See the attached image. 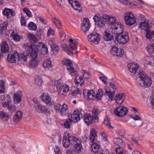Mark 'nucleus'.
<instances>
[{
    "label": "nucleus",
    "mask_w": 154,
    "mask_h": 154,
    "mask_svg": "<svg viewBox=\"0 0 154 154\" xmlns=\"http://www.w3.org/2000/svg\"><path fill=\"white\" fill-rule=\"evenodd\" d=\"M138 76L140 79L139 85L143 87H149L152 84V81L150 78L146 75L145 72L142 70L140 71L138 73Z\"/></svg>",
    "instance_id": "obj_1"
},
{
    "label": "nucleus",
    "mask_w": 154,
    "mask_h": 154,
    "mask_svg": "<svg viewBox=\"0 0 154 154\" xmlns=\"http://www.w3.org/2000/svg\"><path fill=\"white\" fill-rule=\"evenodd\" d=\"M97 131L94 128H92L90 132L89 139L91 142H95V140L97 137Z\"/></svg>",
    "instance_id": "obj_27"
},
{
    "label": "nucleus",
    "mask_w": 154,
    "mask_h": 154,
    "mask_svg": "<svg viewBox=\"0 0 154 154\" xmlns=\"http://www.w3.org/2000/svg\"><path fill=\"white\" fill-rule=\"evenodd\" d=\"M11 35L14 40L16 42L19 41L20 39L23 38L22 36L19 35L18 34L15 33L14 31L11 32Z\"/></svg>",
    "instance_id": "obj_37"
},
{
    "label": "nucleus",
    "mask_w": 154,
    "mask_h": 154,
    "mask_svg": "<svg viewBox=\"0 0 154 154\" xmlns=\"http://www.w3.org/2000/svg\"><path fill=\"white\" fill-rule=\"evenodd\" d=\"M103 38L106 41H109L113 39V36L109 32L105 30L104 33Z\"/></svg>",
    "instance_id": "obj_33"
},
{
    "label": "nucleus",
    "mask_w": 154,
    "mask_h": 154,
    "mask_svg": "<svg viewBox=\"0 0 154 154\" xmlns=\"http://www.w3.org/2000/svg\"><path fill=\"white\" fill-rule=\"evenodd\" d=\"M9 115L3 111L0 112V117L4 121H7L9 119Z\"/></svg>",
    "instance_id": "obj_42"
},
{
    "label": "nucleus",
    "mask_w": 154,
    "mask_h": 154,
    "mask_svg": "<svg viewBox=\"0 0 154 154\" xmlns=\"http://www.w3.org/2000/svg\"><path fill=\"white\" fill-rule=\"evenodd\" d=\"M42 101L46 104L51 105L52 103L51 102V99L49 94L48 93H44L41 96Z\"/></svg>",
    "instance_id": "obj_20"
},
{
    "label": "nucleus",
    "mask_w": 154,
    "mask_h": 154,
    "mask_svg": "<svg viewBox=\"0 0 154 154\" xmlns=\"http://www.w3.org/2000/svg\"><path fill=\"white\" fill-rule=\"evenodd\" d=\"M81 92L80 90L78 88H76V89L74 90L73 91H72L71 94L74 96L76 94H80Z\"/></svg>",
    "instance_id": "obj_61"
},
{
    "label": "nucleus",
    "mask_w": 154,
    "mask_h": 154,
    "mask_svg": "<svg viewBox=\"0 0 154 154\" xmlns=\"http://www.w3.org/2000/svg\"><path fill=\"white\" fill-rule=\"evenodd\" d=\"M117 90V87L115 84L112 83H110L109 85V88L108 89H105L104 91V95H106L108 97L112 100L114 94Z\"/></svg>",
    "instance_id": "obj_7"
},
{
    "label": "nucleus",
    "mask_w": 154,
    "mask_h": 154,
    "mask_svg": "<svg viewBox=\"0 0 154 154\" xmlns=\"http://www.w3.org/2000/svg\"><path fill=\"white\" fill-rule=\"evenodd\" d=\"M8 26V23L6 21H4L2 24H0V33L1 35L6 32Z\"/></svg>",
    "instance_id": "obj_31"
},
{
    "label": "nucleus",
    "mask_w": 154,
    "mask_h": 154,
    "mask_svg": "<svg viewBox=\"0 0 154 154\" xmlns=\"http://www.w3.org/2000/svg\"><path fill=\"white\" fill-rule=\"evenodd\" d=\"M6 108H7L8 110L11 112H14L16 109V106H12L9 105L8 107H7Z\"/></svg>",
    "instance_id": "obj_59"
},
{
    "label": "nucleus",
    "mask_w": 154,
    "mask_h": 154,
    "mask_svg": "<svg viewBox=\"0 0 154 154\" xmlns=\"http://www.w3.org/2000/svg\"><path fill=\"white\" fill-rule=\"evenodd\" d=\"M72 136H70L67 137L66 136L63 137V144L64 147L66 148H68L69 146L71 144V138H72Z\"/></svg>",
    "instance_id": "obj_24"
},
{
    "label": "nucleus",
    "mask_w": 154,
    "mask_h": 154,
    "mask_svg": "<svg viewBox=\"0 0 154 154\" xmlns=\"http://www.w3.org/2000/svg\"><path fill=\"white\" fill-rule=\"evenodd\" d=\"M84 79L82 77H79V79L77 80V84H80L81 86L83 84L84 82Z\"/></svg>",
    "instance_id": "obj_62"
},
{
    "label": "nucleus",
    "mask_w": 154,
    "mask_h": 154,
    "mask_svg": "<svg viewBox=\"0 0 154 154\" xmlns=\"http://www.w3.org/2000/svg\"><path fill=\"white\" fill-rule=\"evenodd\" d=\"M151 106L154 109V95L151 96L150 98Z\"/></svg>",
    "instance_id": "obj_58"
},
{
    "label": "nucleus",
    "mask_w": 154,
    "mask_h": 154,
    "mask_svg": "<svg viewBox=\"0 0 154 154\" xmlns=\"http://www.w3.org/2000/svg\"><path fill=\"white\" fill-rule=\"evenodd\" d=\"M124 19L126 24L130 26L134 25L136 21L134 14L130 12H127L125 14Z\"/></svg>",
    "instance_id": "obj_4"
},
{
    "label": "nucleus",
    "mask_w": 154,
    "mask_h": 154,
    "mask_svg": "<svg viewBox=\"0 0 154 154\" xmlns=\"http://www.w3.org/2000/svg\"><path fill=\"white\" fill-rule=\"evenodd\" d=\"M27 55H25L24 53L21 54L20 56H19V60L20 61L26 62L27 59Z\"/></svg>",
    "instance_id": "obj_46"
},
{
    "label": "nucleus",
    "mask_w": 154,
    "mask_h": 154,
    "mask_svg": "<svg viewBox=\"0 0 154 154\" xmlns=\"http://www.w3.org/2000/svg\"><path fill=\"white\" fill-rule=\"evenodd\" d=\"M98 118L97 115H91L90 114H85L83 116V119L87 125L91 124L94 121L96 122L98 120Z\"/></svg>",
    "instance_id": "obj_9"
},
{
    "label": "nucleus",
    "mask_w": 154,
    "mask_h": 154,
    "mask_svg": "<svg viewBox=\"0 0 154 154\" xmlns=\"http://www.w3.org/2000/svg\"><path fill=\"white\" fill-rule=\"evenodd\" d=\"M114 142L115 144L117 145H119V146L121 145L123 143L122 140L121 139L119 138H117L115 139L114 140Z\"/></svg>",
    "instance_id": "obj_53"
},
{
    "label": "nucleus",
    "mask_w": 154,
    "mask_h": 154,
    "mask_svg": "<svg viewBox=\"0 0 154 154\" xmlns=\"http://www.w3.org/2000/svg\"><path fill=\"white\" fill-rule=\"evenodd\" d=\"M36 45V49L41 54L45 55L48 53V49L47 46L44 43H38Z\"/></svg>",
    "instance_id": "obj_13"
},
{
    "label": "nucleus",
    "mask_w": 154,
    "mask_h": 154,
    "mask_svg": "<svg viewBox=\"0 0 154 154\" xmlns=\"http://www.w3.org/2000/svg\"><path fill=\"white\" fill-rule=\"evenodd\" d=\"M110 52L113 55H116L117 56H122L124 54L123 51L120 48H118L117 47H112L111 49Z\"/></svg>",
    "instance_id": "obj_19"
},
{
    "label": "nucleus",
    "mask_w": 154,
    "mask_h": 154,
    "mask_svg": "<svg viewBox=\"0 0 154 154\" xmlns=\"http://www.w3.org/2000/svg\"><path fill=\"white\" fill-rule=\"evenodd\" d=\"M51 47L52 51L54 53H57L59 51V48L58 46L56 44H53Z\"/></svg>",
    "instance_id": "obj_47"
},
{
    "label": "nucleus",
    "mask_w": 154,
    "mask_h": 154,
    "mask_svg": "<svg viewBox=\"0 0 154 154\" xmlns=\"http://www.w3.org/2000/svg\"><path fill=\"white\" fill-rule=\"evenodd\" d=\"M114 36L117 42L120 44H125L129 41V36L127 32L121 33Z\"/></svg>",
    "instance_id": "obj_5"
},
{
    "label": "nucleus",
    "mask_w": 154,
    "mask_h": 154,
    "mask_svg": "<svg viewBox=\"0 0 154 154\" xmlns=\"http://www.w3.org/2000/svg\"><path fill=\"white\" fill-rule=\"evenodd\" d=\"M104 124L109 129H113L114 128V127L112 126L110 123V121L108 119H106L104 120Z\"/></svg>",
    "instance_id": "obj_48"
},
{
    "label": "nucleus",
    "mask_w": 154,
    "mask_h": 154,
    "mask_svg": "<svg viewBox=\"0 0 154 154\" xmlns=\"http://www.w3.org/2000/svg\"><path fill=\"white\" fill-rule=\"evenodd\" d=\"M34 106L35 108L36 111L37 112H41L42 105H41L40 103L38 104L37 105H34Z\"/></svg>",
    "instance_id": "obj_57"
},
{
    "label": "nucleus",
    "mask_w": 154,
    "mask_h": 154,
    "mask_svg": "<svg viewBox=\"0 0 154 154\" xmlns=\"http://www.w3.org/2000/svg\"><path fill=\"white\" fill-rule=\"evenodd\" d=\"M146 31V34L145 37L147 39H150L152 38V31H151L149 29L147 30Z\"/></svg>",
    "instance_id": "obj_51"
},
{
    "label": "nucleus",
    "mask_w": 154,
    "mask_h": 154,
    "mask_svg": "<svg viewBox=\"0 0 154 154\" xmlns=\"http://www.w3.org/2000/svg\"><path fill=\"white\" fill-rule=\"evenodd\" d=\"M102 90L101 89H100L98 90V91L97 92L96 95H95L96 99L97 100H100L101 97L103 96V93L102 92Z\"/></svg>",
    "instance_id": "obj_44"
},
{
    "label": "nucleus",
    "mask_w": 154,
    "mask_h": 154,
    "mask_svg": "<svg viewBox=\"0 0 154 154\" xmlns=\"http://www.w3.org/2000/svg\"><path fill=\"white\" fill-rule=\"evenodd\" d=\"M54 31L51 28H50L48 31L47 35L48 36L51 35H53L54 34Z\"/></svg>",
    "instance_id": "obj_63"
},
{
    "label": "nucleus",
    "mask_w": 154,
    "mask_h": 154,
    "mask_svg": "<svg viewBox=\"0 0 154 154\" xmlns=\"http://www.w3.org/2000/svg\"><path fill=\"white\" fill-rule=\"evenodd\" d=\"M148 63L151 66H154V55L151 56L149 58Z\"/></svg>",
    "instance_id": "obj_56"
},
{
    "label": "nucleus",
    "mask_w": 154,
    "mask_h": 154,
    "mask_svg": "<svg viewBox=\"0 0 154 154\" xmlns=\"http://www.w3.org/2000/svg\"><path fill=\"white\" fill-rule=\"evenodd\" d=\"M102 19L100 17V16L99 15H95L93 17L95 24L97 23H98L99 21H100Z\"/></svg>",
    "instance_id": "obj_54"
},
{
    "label": "nucleus",
    "mask_w": 154,
    "mask_h": 154,
    "mask_svg": "<svg viewBox=\"0 0 154 154\" xmlns=\"http://www.w3.org/2000/svg\"><path fill=\"white\" fill-rule=\"evenodd\" d=\"M146 49L149 54L154 55V40H153L151 45L147 46Z\"/></svg>",
    "instance_id": "obj_35"
},
{
    "label": "nucleus",
    "mask_w": 154,
    "mask_h": 154,
    "mask_svg": "<svg viewBox=\"0 0 154 154\" xmlns=\"http://www.w3.org/2000/svg\"><path fill=\"white\" fill-rule=\"evenodd\" d=\"M23 93L21 91H19L14 94V101L15 104H18L21 101Z\"/></svg>",
    "instance_id": "obj_22"
},
{
    "label": "nucleus",
    "mask_w": 154,
    "mask_h": 154,
    "mask_svg": "<svg viewBox=\"0 0 154 154\" xmlns=\"http://www.w3.org/2000/svg\"><path fill=\"white\" fill-rule=\"evenodd\" d=\"M52 136L54 139H57L59 140L60 138V133L58 131H56L53 134Z\"/></svg>",
    "instance_id": "obj_50"
},
{
    "label": "nucleus",
    "mask_w": 154,
    "mask_h": 154,
    "mask_svg": "<svg viewBox=\"0 0 154 154\" xmlns=\"http://www.w3.org/2000/svg\"><path fill=\"white\" fill-rule=\"evenodd\" d=\"M28 27L29 30H35L37 29L36 24L32 22H30L28 24Z\"/></svg>",
    "instance_id": "obj_43"
},
{
    "label": "nucleus",
    "mask_w": 154,
    "mask_h": 154,
    "mask_svg": "<svg viewBox=\"0 0 154 154\" xmlns=\"http://www.w3.org/2000/svg\"><path fill=\"white\" fill-rule=\"evenodd\" d=\"M62 65L67 66V69L70 72L74 73L75 75L77 74V72L72 66L73 64L71 60L67 59L64 60L63 61Z\"/></svg>",
    "instance_id": "obj_16"
},
{
    "label": "nucleus",
    "mask_w": 154,
    "mask_h": 154,
    "mask_svg": "<svg viewBox=\"0 0 154 154\" xmlns=\"http://www.w3.org/2000/svg\"><path fill=\"white\" fill-rule=\"evenodd\" d=\"M37 58H32L29 61L30 65L33 67H35L38 66L39 61L36 59Z\"/></svg>",
    "instance_id": "obj_40"
},
{
    "label": "nucleus",
    "mask_w": 154,
    "mask_h": 154,
    "mask_svg": "<svg viewBox=\"0 0 154 154\" xmlns=\"http://www.w3.org/2000/svg\"><path fill=\"white\" fill-rule=\"evenodd\" d=\"M115 114L119 117H122L126 115L128 112L127 109L125 106H120L114 110Z\"/></svg>",
    "instance_id": "obj_11"
},
{
    "label": "nucleus",
    "mask_w": 154,
    "mask_h": 154,
    "mask_svg": "<svg viewBox=\"0 0 154 154\" xmlns=\"http://www.w3.org/2000/svg\"><path fill=\"white\" fill-rule=\"evenodd\" d=\"M35 45H30L29 46L28 50L30 52V56L32 58H37L38 57V51Z\"/></svg>",
    "instance_id": "obj_17"
},
{
    "label": "nucleus",
    "mask_w": 154,
    "mask_h": 154,
    "mask_svg": "<svg viewBox=\"0 0 154 154\" xmlns=\"http://www.w3.org/2000/svg\"><path fill=\"white\" fill-rule=\"evenodd\" d=\"M105 23L104 19L102 18L100 21H99L98 23H97L96 25L100 28H102L105 26Z\"/></svg>",
    "instance_id": "obj_49"
},
{
    "label": "nucleus",
    "mask_w": 154,
    "mask_h": 154,
    "mask_svg": "<svg viewBox=\"0 0 154 154\" xmlns=\"http://www.w3.org/2000/svg\"><path fill=\"white\" fill-rule=\"evenodd\" d=\"M71 138V144L74 148V149L77 153H80L83 151V148L82 145V142L77 137L72 136V138Z\"/></svg>",
    "instance_id": "obj_3"
},
{
    "label": "nucleus",
    "mask_w": 154,
    "mask_h": 154,
    "mask_svg": "<svg viewBox=\"0 0 154 154\" xmlns=\"http://www.w3.org/2000/svg\"><path fill=\"white\" fill-rule=\"evenodd\" d=\"M69 87L67 85H58L57 86V91L59 95H65L69 90Z\"/></svg>",
    "instance_id": "obj_12"
},
{
    "label": "nucleus",
    "mask_w": 154,
    "mask_h": 154,
    "mask_svg": "<svg viewBox=\"0 0 154 154\" xmlns=\"http://www.w3.org/2000/svg\"><path fill=\"white\" fill-rule=\"evenodd\" d=\"M123 25H121L120 23L119 22L116 23L112 26V32L115 35H117L123 32Z\"/></svg>",
    "instance_id": "obj_8"
},
{
    "label": "nucleus",
    "mask_w": 154,
    "mask_h": 154,
    "mask_svg": "<svg viewBox=\"0 0 154 154\" xmlns=\"http://www.w3.org/2000/svg\"><path fill=\"white\" fill-rule=\"evenodd\" d=\"M81 117H82V114L78 110H74L73 114L71 115V119L75 122H77L79 121Z\"/></svg>",
    "instance_id": "obj_21"
},
{
    "label": "nucleus",
    "mask_w": 154,
    "mask_h": 154,
    "mask_svg": "<svg viewBox=\"0 0 154 154\" xmlns=\"http://www.w3.org/2000/svg\"><path fill=\"white\" fill-rule=\"evenodd\" d=\"M9 49L10 48L7 42L5 41L3 42L1 46V51L3 53H6L9 52Z\"/></svg>",
    "instance_id": "obj_32"
},
{
    "label": "nucleus",
    "mask_w": 154,
    "mask_h": 154,
    "mask_svg": "<svg viewBox=\"0 0 154 154\" xmlns=\"http://www.w3.org/2000/svg\"><path fill=\"white\" fill-rule=\"evenodd\" d=\"M23 113L20 111H17L15 114L13 118V121L14 122L19 121L22 118Z\"/></svg>",
    "instance_id": "obj_34"
},
{
    "label": "nucleus",
    "mask_w": 154,
    "mask_h": 154,
    "mask_svg": "<svg viewBox=\"0 0 154 154\" xmlns=\"http://www.w3.org/2000/svg\"><path fill=\"white\" fill-rule=\"evenodd\" d=\"M1 103L3 108H6L8 107L11 102L10 96L8 95H2L1 96Z\"/></svg>",
    "instance_id": "obj_15"
},
{
    "label": "nucleus",
    "mask_w": 154,
    "mask_h": 154,
    "mask_svg": "<svg viewBox=\"0 0 154 154\" xmlns=\"http://www.w3.org/2000/svg\"><path fill=\"white\" fill-rule=\"evenodd\" d=\"M72 122H73V121L70 118L66 119L64 122V128L68 129L70 128Z\"/></svg>",
    "instance_id": "obj_36"
},
{
    "label": "nucleus",
    "mask_w": 154,
    "mask_h": 154,
    "mask_svg": "<svg viewBox=\"0 0 154 154\" xmlns=\"http://www.w3.org/2000/svg\"><path fill=\"white\" fill-rule=\"evenodd\" d=\"M23 11L25 13H26L27 16L29 17H32V15L31 13L28 8H24L23 9Z\"/></svg>",
    "instance_id": "obj_52"
},
{
    "label": "nucleus",
    "mask_w": 154,
    "mask_h": 154,
    "mask_svg": "<svg viewBox=\"0 0 154 154\" xmlns=\"http://www.w3.org/2000/svg\"><path fill=\"white\" fill-rule=\"evenodd\" d=\"M92 143L93 144L91 146L92 151L93 152L97 153L99 150V145L97 143H95V142Z\"/></svg>",
    "instance_id": "obj_38"
},
{
    "label": "nucleus",
    "mask_w": 154,
    "mask_h": 154,
    "mask_svg": "<svg viewBox=\"0 0 154 154\" xmlns=\"http://www.w3.org/2000/svg\"><path fill=\"white\" fill-rule=\"evenodd\" d=\"M55 109L57 112H59L62 116H65L68 113V106L65 103H63L62 105H61L59 103L56 104Z\"/></svg>",
    "instance_id": "obj_6"
},
{
    "label": "nucleus",
    "mask_w": 154,
    "mask_h": 154,
    "mask_svg": "<svg viewBox=\"0 0 154 154\" xmlns=\"http://www.w3.org/2000/svg\"><path fill=\"white\" fill-rule=\"evenodd\" d=\"M54 151L56 154H61L59 148L57 146H55L54 148Z\"/></svg>",
    "instance_id": "obj_64"
},
{
    "label": "nucleus",
    "mask_w": 154,
    "mask_h": 154,
    "mask_svg": "<svg viewBox=\"0 0 154 154\" xmlns=\"http://www.w3.org/2000/svg\"><path fill=\"white\" fill-rule=\"evenodd\" d=\"M14 11L12 9L6 8L3 11L2 14L7 18H10L14 16Z\"/></svg>",
    "instance_id": "obj_26"
},
{
    "label": "nucleus",
    "mask_w": 154,
    "mask_h": 154,
    "mask_svg": "<svg viewBox=\"0 0 154 154\" xmlns=\"http://www.w3.org/2000/svg\"><path fill=\"white\" fill-rule=\"evenodd\" d=\"M116 152L117 154H124V150L121 147H118L116 149Z\"/></svg>",
    "instance_id": "obj_55"
},
{
    "label": "nucleus",
    "mask_w": 154,
    "mask_h": 154,
    "mask_svg": "<svg viewBox=\"0 0 154 154\" xmlns=\"http://www.w3.org/2000/svg\"><path fill=\"white\" fill-rule=\"evenodd\" d=\"M139 27L141 29H143L146 31L147 30L149 29L150 26L148 22L143 21L140 23L139 24Z\"/></svg>",
    "instance_id": "obj_29"
},
{
    "label": "nucleus",
    "mask_w": 154,
    "mask_h": 154,
    "mask_svg": "<svg viewBox=\"0 0 154 154\" xmlns=\"http://www.w3.org/2000/svg\"><path fill=\"white\" fill-rule=\"evenodd\" d=\"M95 93L94 90H91L88 91L87 93V98L89 99H91L95 97Z\"/></svg>",
    "instance_id": "obj_39"
},
{
    "label": "nucleus",
    "mask_w": 154,
    "mask_h": 154,
    "mask_svg": "<svg viewBox=\"0 0 154 154\" xmlns=\"http://www.w3.org/2000/svg\"><path fill=\"white\" fill-rule=\"evenodd\" d=\"M124 94H118L114 97V99L116 100V102L118 104H122L125 99Z\"/></svg>",
    "instance_id": "obj_25"
},
{
    "label": "nucleus",
    "mask_w": 154,
    "mask_h": 154,
    "mask_svg": "<svg viewBox=\"0 0 154 154\" xmlns=\"http://www.w3.org/2000/svg\"><path fill=\"white\" fill-rule=\"evenodd\" d=\"M83 73V77L84 79H88L89 78V75L88 73L86 72L85 70H82Z\"/></svg>",
    "instance_id": "obj_60"
},
{
    "label": "nucleus",
    "mask_w": 154,
    "mask_h": 154,
    "mask_svg": "<svg viewBox=\"0 0 154 154\" xmlns=\"http://www.w3.org/2000/svg\"><path fill=\"white\" fill-rule=\"evenodd\" d=\"M8 61L11 63H15L19 60V54L17 52L9 54L7 56Z\"/></svg>",
    "instance_id": "obj_14"
},
{
    "label": "nucleus",
    "mask_w": 154,
    "mask_h": 154,
    "mask_svg": "<svg viewBox=\"0 0 154 154\" xmlns=\"http://www.w3.org/2000/svg\"><path fill=\"white\" fill-rule=\"evenodd\" d=\"M128 67L129 71L133 74H135L138 68L137 63H130L127 65Z\"/></svg>",
    "instance_id": "obj_23"
},
{
    "label": "nucleus",
    "mask_w": 154,
    "mask_h": 154,
    "mask_svg": "<svg viewBox=\"0 0 154 154\" xmlns=\"http://www.w3.org/2000/svg\"><path fill=\"white\" fill-rule=\"evenodd\" d=\"M35 84L38 87L42 85V81L41 77L38 76L36 77L35 80Z\"/></svg>",
    "instance_id": "obj_45"
},
{
    "label": "nucleus",
    "mask_w": 154,
    "mask_h": 154,
    "mask_svg": "<svg viewBox=\"0 0 154 154\" xmlns=\"http://www.w3.org/2000/svg\"><path fill=\"white\" fill-rule=\"evenodd\" d=\"M90 27V24L89 20L88 18H84L83 20V23L81 26V29L83 32L85 33Z\"/></svg>",
    "instance_id": "obj_18"
},
{
    "label": "nucleus",
    "mask_w": 154,
    "mask_h": 154,
    "mask_svg": "<svg viewBox=\"0 0 154 154\" xmlns=\"http://www.w3.org/2000/svg\"><path fill=\"white\" fill-rule=\"evenodd\" d=\"M100 36L99 34L96 32H93L91 34L88 36V39L92 44H97L99 41Z\"/></svg>",
    "instance_id": "obj_10"
},
{
    "label": "nucleus",
    "mask_w": 154,
    "mask_h": 154,
    "mask_svg": "<svg viewBox=\"0 0 154 154\" xmlns=\"http://www.w3.org/2000/svg\"><path fill=\"white\" fill-rule=\"evenodd\" d=\"M27 38L29 41L31 43L30 45H34V44L37 43L38 39L34 35L29 34L27 36Z\"/></svg>",
    "instance_id": "obj_30"
},
{
    "label": "nucleus",
    "mask_w": 154,
    "mask_h": 154,
    "mask_svg": "<svg viewBox=\"0 0 154 154\" xmlns=\"http://www.w3.org/2000/svg\"><path fill=\"white\" fill-rule=\"evenodd\" d=\"M69 47L65 44L62 45V48L64 51L70 55L79 52L76 50L78 44L77 42L75 40L73 41L72 38L69 40Z\"/></svg>",
    "instance_id": "obj_2"
},
{
    "label": "nucleus",
    "mask_w": 154,
    "mask_h": 154,
    "mask_svg": "<svg viewBox=\"0 0 154 154\" xmlns=\"http://www.w3.org/2000/svg\"><path fill=\"white\" fill-rule=\"evenodd\" d=\"M106 22L112 26L115 24L117 22H116V20L115 17L107 16L105 18Z\"/></svg>",
    "instance_id": "obj_28"
},
{
    "label": "nucleus",
    "mask_w": 154,
    "mask_h": 154,
    "mask_svg": "<svg viewBox=\"0 0 154 154\" xmlns=\"http://www.w3.org/2000/svg\"><path fill=\"white\" fill-rule=\"evenodd\" d=\"M43 66L44 68L49 69L52 66L51 62L50 60L47 59L43 63Z\"/></svg>",
    "instance_id": "obj_41"
}]
</instances>
